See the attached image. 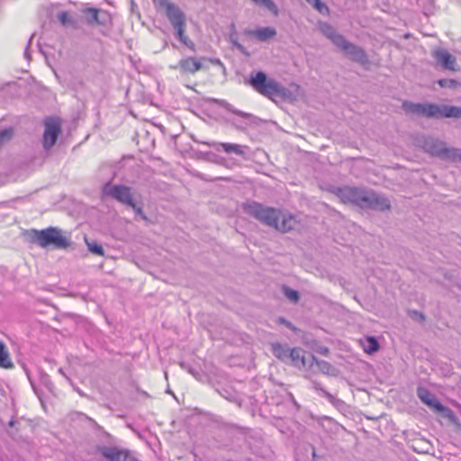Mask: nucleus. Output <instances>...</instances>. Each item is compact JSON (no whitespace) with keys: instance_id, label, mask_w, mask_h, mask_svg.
<instances>
[{"instance_id":"3","label":"nucleus","mask_w":461,"mask_h":461,"mask_svg":"<svg viewBox=\"0 0 461 461\" xmlns=\"http://www.w3.org/2000/svg\"><path fill=\"white\" fill-rule=\"evenodd\" d=\"M156 8L164 10L167 17L176 31L179 41L192 50H194V43L185 34V17L183 12L168 0H153Z\"/></svg>"},{"instance_id":"19","label":"nucleus","mask_w":461,"mask_h":461,"mask_svg":"<svg viewBox=\"0 0 461 461\" xmlns=\"http://www.w3.org/2000/svg\"><path fill=\"white\" fill-rule=\"evenodd\" d=\"M272 353L276 357L283 361L284 363H288V355L290 353L291 348L286 345H282L280 343H273L271 345Z\"/></svg>"},{"instance_id":"27","label":"nucleus","mask_w":461,"mask_h":461,"mask_svg":"<svg viewBox=\"0 0 461 461\" xmlns=\"http://www.w3.org/2000/svg\"><path fill=\"white\" fill-rule=\"evenodd\" d=\"M284 294L287 299L294 303H297L299 301L300 295L299 293L295 290L289 288L288 286H285L283 288Z\"/></svg>"},{"instance_id":"4","label":"nucleus","mask_w":461,"mask_h":461,"mask_svg":"<svg viewBox=\"0 0 461 461\" xmlns=\"http://www.w3.org/2000/svg\"><path fill=\"white\" fill-rule=\"evenodd\" d=\"M249 84L258 93L270 99L286 95V89L276 80L269 78L262 71H258L254 75H251L249 79Z\"/></svg>"},{"instance_id":"34","label":"nucleus","mask_w":461,"mask_h":461,"mask_svg":"<svg viewBox=\"0 0 461 461\" xmlns=\"http://www.w3.org/2000/svg\"><path fill=\"white\" fill-rule=\"evenodd\" d=\"M277 322L285 325L290 330H294L295 329L294 327V325L289 321L285 320V318H282V317L278 318Z\"/></svg>"},{"instance_id":"36","label":"nucleus","mask_w":461,"mask_h":461,"mask_svg":"<svg viewBox=\"0 0 461 461\" xmlns=\"http://www.w3.org/2000/svg\"><path fill=\"white\" fill-rule=\"evenodd\" d=\"M203 60H208L211 63L215 64V65L221 64V61L218 59H203Z\"/></svg>"},{"instance_id":"25","label":"nucleus","mask_w":461,"mask_h":461,"mask_svg":"<svg viewBox=\"0 0 461 461\" xmlns=\"http://www.w3.org/2000/svg\"><path fill=\"white\" fill-rule=\"evenodd\" d=\"M312 387L315 391L321 392V395L325 397L331 404L336 405L339 402V400L328 391H326L320 383L316 381L312 382Z\"/></svg>"},{"instance_id":"12","label":"nucleus","mask_w":461,"mask_h":461,"mask_svg":"<svg viewBox=\"0 0 461 461\" xmlns=\"http://www.w3.org/2000/svg\"><path fill=\"white\" fill-rule=\"evenodd\" d=\"M54 146H30L27 151L29 156L24 161L21 162L22 166H38L41 165L44 159L50 154Z\"/></svg>"},{"instance_id":"40","label":"nucleus","mask_w":461,"mask_h":461,"mask_svg":"<svg viewBox=\"0 0 461 461\" xmlns=\"http://www.w3.org/2000/svg\"><path fill=\"white\" fill-rule=\"evenodd\" d=\"M186 370H188L189 373L194 374L193 369L191 367H188Z\"/></svg>"},{"instance_id":"26","label":"nucleus","mask_w":461,"mask_h":461,"mask_svg":"<svg viewBox=\"0 0 461 461\" xmlns=\"http://www.w3.org/2000/svg\"><path fill=\"white\" fill-rule=\"evenodd\" d=\"M59 21L63 26L76 25V20L68 12L63 11L58 14Z\"/></svg>"},{"instance_id":"5","label":"nucleus","mask_w":461,"mask_h":461,"mask_svg":"<svg viewBox=\"0 0 461 461\" xmlns=\"http://www.w3.org/2000/svg\"><path fill=\"white\" fill-rule=\"evenodd\" d=\"M321 31L331 39L339 48L349 55L353 60L363 64L367 62V57L363 50L346 41L343 36L337 34L331 26L323 24L321 25Z\"/></svg>"},{"instance_id":"17","label":"nucleus","mask_w":461,"mask_h":461,"mask_svg":"<svg viewBox=\"0 0 461 461\" xmlns=\"http://www.w3.org/2000/svg\"><path fill=\"white\" fill-rule=\"evenodd\" d=\"M294 366H305L306 359L304 356V351L300 348H291L290 353L288 355V363Z\"/></svg>"},{"instance_id":"22","label":"nucleus","mask_w":461,"mask_h":461,"mask_svg":"<svg viewBox=\"0 0 461 461\" xmlns=\"http://www.w3.org/2000/svg\"><path fill=\"white\" fill-rule=\"evenodd\" d=\"M441 118H461V107L455 105H441Z\"/></svg>"},{"instance_id":"8","label":"nucleus","mask_w":461,"mask_h":461,"mask_svg":"<svg viewBox=\"0 0 461 461\" xmlns=\"http://www.w3.org/2000/svg\"><path fill=\"white\" fill-rule=\"evenodd\" d=\"M422 149L433 157H438L444 161L461 162V149L447 146H420Z\"/></svg>"},{"instance_id":"32","label":"nucleus","mask_w":461,"mask_h":461,"mask_svg":"<svg viewBox=\"0 0 461 461\" xmlns=\"http://www.w3.org/2000/svg\"><path fill=\"white\" fill-rule=\"evenodd\" d=\"M13 129H5L0 132V141L8 140L13 135Z\"/></svg>"},{"instance_id":"35","label":"nucleus","mask_w":461,"mask_h":461,"mask_svg":"<svg viewBox=\"0 0 461 461\" xmlns=\"http://www.w3.org/2000/svg\"><path fill=\"white\" fill-rule=\"evenodd\" d=\"M59 373L60 375H63V376H64V377H65V378H66V379H67V380H68L71 384H73V383H72L71 379H70L68 376H67V375L65 374V372H64L63 368H61V367H60V368L59 369Z\"/></svg>"},{"instance_id":"30","label":"nucleus","mask_w":461,"mask_h":461,"mask_svg":"<svg viewBox=\"0 0 461 461\" xmlns=\"http://www.w3.org/2000/svg\"><path fill=\"white\" fill-rule=\"evenodd\" d=\"M438 84L443 88H456L458 82L455 79H439Z\"/></svg>"},{"instance_id":"14","label":"nucleus","mask_w":461,"mask_h":461,"mask_svg":"<svg viewBox=\"0 0 461 461\" xmlns=\"http://www.w3.org/2000/svg\"><path fill=\"white\" fill-rule=\"evenodd\" d=\"M363 208L383 212L389 210L391 208V203L385 196L367 190Z\"/></svg>"},{"instance_id":"33","label":"nucleus","mask_w":461,"mask_h":461,"mask_svg":"<svg viewBox=\"0 0 461 461\" xmlns=\"http://www.w3.org/2000/svg\"><path fill=\"white\" fill-rule=\"evenodd\" d=\"M133 209L136 214L140 215L143 220H147V216L145 215L141 207L137 206L136 203L133 201V206H130Z\"/></svg>"},{"instance_id":"1","label":"nucleus","mask_w":461,"mask_h":461,"mask_svg":"<svg viewBox=\"0 0 461 461\" xmlns=\"http://www.w3.org/2000/svg\"><path fill=\"white\" fill-rule=\"evenodd\" d=\"M244 210L261 223L282 232L295 230L300 225V220L296 215L273 207L264 206L257 202L246 203Z\"/></svg>"},{"instance_id":"13","label":"nucleus","mask_w":461,"mask_h":461,"mask_svg":"<svg viewBox=\"0 0 461 461\" xmlns=\"http://www.w3.org/2000/svg\"><path fill=\"white\" fill-rule=\"evenodd\" d=\"M436 63L446 70L456 72L459 70L456 58L445 49H438L432 52Z\"/></svg>"},{"instance_id":"38","label":"nucleus","mask_w":461,"mask_h":461,"mask_svg":"<svg viewBox=\"0 0 461 461\" xmlns=\"http://www.w3.org/2000/svg\"><path fill=\"white\" fill-rule=\"evenodd\" d=\"M15 423H16V421L13 419V420H11L9 421V426H10V427H14Z\"/></svg>"},{"instance_id":"28","label":"nucleus","mask_w":461,"mask_h":461,"mask_svg":"<svg viewBox=\"0 0 461 461\" xmlns=\"http://www.w3.org/2000/svg\"><path fill=\"white\" fill-rule=\"evenodd\" d=\"M217 150H220V148L227 154L235 153V154H242L243 151L241 149L242 146H216Z\"/></svg>"},{"instance_id":"18","label":"nucleus","mask_w":461,"mask_h":461,"mask_svg":"<svg viewBox=\"0 0 461 461\" xmlns=\"http://www.w3.org/2000/svg\"><path fill=\"white\" fill-rule=\"evenodd\" d=\"M311 357H312V363L310 364L311 366H312V365L315 364L321 373H322L324 375H336L335 367L332 365H330L329 362H327L325 360H319L313 355H312Z\"/></svg>"},{"instance_id":"21","label":"nucleus","mask_w":461,"mask_h":461,"mask_svg":"<svg viewBox=\"0 0 461 461\" xmlns=\"http://www.w3.org/2000/svg\"><path fill=\"white\" fill-rule=\"evenodd\" d=\"M14 366V363L5 344L0 341V367L12 369Z\"/></svg>"},{"instance_id":"11","label":"nucleus","mask_w":461,"mask_h":461,"mask_svg":"<svg viewBox=\"0 0 461 461\" xmlns=\"http://www.w3.org/2000/svg\"><path fill=\"white\" fill-rule=\"evenodd\" d=\"M96 451L107 461H137L131 451L116 447L98 446Z\"/></svg>"},{"instance_id":"37","label":"nucleus","mask_w":461,"mask_h":461,"mask_svg":"<svg viewBox=\"0 0 461 461\" xmlns=\"http://www.w3.org/2000/svg\"><path fill=\"white\" fill-rule=\"evenodd\" d=\"M74 390L80 395V396H85V393L78 388V387H75L74 386Z\"/></svg>"},{"instance_id":"15","label":"nucleus","mask_w":461,"mask_h":461,"mask_svg":"<svg viewBox=\"0 0 461 461\" xmlns=\"http://www.w3.org/2000/svg\"><path fill=\"white\" fill-rule=\"evenodd\" d=\"M61 131V122L57 118H50L46 121L44 131L45 144H55Z\"/></svg>"},{"instance_id":"29","label":"nucleus","mask_w":461,"mask_h":461,"mask_svg":"<svg viewBox=\"0 0 461 461\" xmlns=\"http://www.w3.org/2000/svg\"><path fill=\"white\" fill-rule=\"evenodd\" d=\"M89 251L95 255L103 256L104 250L103 247L96 242H86Z\"/></svg>"},{"instance_id":"31","label":"nucleus","mask_w":461,"mask_h":461,"mask_svg":"<svg viewBox=\"0 0 461 461\" xmlns=\"http://www.w3.org/2000/svg\"><path fill=\"white\" fill-rule=\"evenodd\" d=\"M310 5H312L320 13H328V7L321 2V0H306Z\"/></svg>"},{"instance_id":"10","label":"nucleus","mask_w":461,"mask_h":461,"mask_svg":"<svg viewBox=\"0 0 461 461\" xmlns=\"http://www.w3.org/2000/svg\"><path fill=\"white\" fill-rule=\"evenodd\" d=\"M403 108L407 112L420 116L441 119V105L435 104L403 103Z\"/></svg>"},{"instance_id":"9","label":"nucleus","mask_w":461,"mask_h":461,"mask_svg":"<svg viewBox=\"0 0 461 461\" xmlns=\"http://www.w3.org/2000/svg\"><path fill=\"white\" fill-rule=\"evenodd\" d=\"M417 395L420 400L428 405L429 408L433 409L437 412H441L443 415L448 419L454 418V412L449 408L444 406L437 397L430 393L427 388L418 387Z\"/></svg>"},{"instance_id":"24","label":"nucleus","mask_w":461,"mask_h":461,"mask_svg":"<svg viewBox=\"0 0 461 461\" xmlns=\"http://www.w3.org/2000/svg\"><path fill=\"white\" fill-rule=\"evenodd\" d=\"M363 348L365 352L368 354H373L379 350V343L377 339L373 336H368L363 342Z\"/></svg>"},{"instance_id":"20","label":"nucleus","mask_w":461,"mask_h":461,"mask_svg":"<svg viewBox=\"0 0 461 461\" xmlns=\"http://www.w3.org/2000/svg\"><path fill=\"white\" fill-rule=\"evenodd\" d=\"M249 34L261 41H265L274 38L276 32L274 28L265 27L254 30L250 32Z\"/></svg>"},{"instance_id":"2","label":"nucleus","mask_w":461,"mask_h":461,"mask_svg":"<svg viewBox=\"0 0 461 461\" xmlns=\"http://www.w3.org/2000/svg\"><path fill=\"white\" fill-rule=\"evenodd\" d=\"M30 237L33 243L41 248L51 247L55 249H67L71 245V235L58 227L44 230H32Z\"/></svg>"},{"instance_id":"6","label":"nucleus","mask_w":461,"mask_h":461,"mask_svg":"<svg viewBox=\"0 0 461 461\" xmlns=\"http://www.w3.org/2000/svg\"><path fill=\"white\" fill-rule=\"evenodd\" d=\"M102 194L104 197L113 198L124 205L133 206L134 199L129 186L113 185L111 181H108L102 187Z\"/></svg>"},{"instance_id":"23","label":"nucleus","mask_w":461,"mask_h":461,"mask_svg":"<svg viewBox=\"0 0 461 461\" xmlns=\"http://www.w3.org/2000/svg\"><path fill=\"white\" fill-rule=\"evenodd\" d=\"M82 12L86 15V21L89 24H102L99 20V14L101 11L98 8L85 7Z\"/></svg>"},{"instance_id":"7","label":"nucleus","mask_w":461,"mask_h":461,"mask_svg":"<svg viewBox=\"0 0 461 461\" xmlns=\"http://www.w3.org/2000/svg\"><path fill=\"white\" fill-rule=\"evenodd\" d=\"M366 193L367 190L351 186L339 187L336 191L337 196L343 203H350L361 208L364 207Z\"/></svg>"},{"instance_id":"16","label":"nucleus","mask_w":461,"mask_h":461,"mask_svg":"<svg viewBox=\"0 0 461 461\" xmlns=\"http://www.w3.org/2000/svg\"><path fill=\"white\" fill-rule=\"evenodd\" d=\"M178 68L184 74H195L203 69V65L194 57H185L179 61Z\"/></svg>"},{"instance_id":"39","label":"nucleus","mask_w":461,"mask_h":461,"mask_svg":"<svg viewBox=\"0 0 461 461\" xmlns=\"http://www.w3.org/2000/svg\"><path fill=\"white\" fill-rule=\"evenodd\" d=\"M180 366H181V367H182V368H184V369H187V368H188V367L186 366V365H185L184 362L180 363Z\"/></svg>"}]
</instances>
